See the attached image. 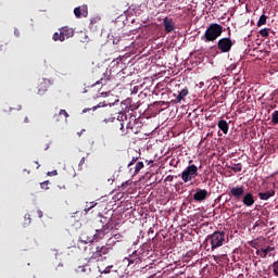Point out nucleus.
<instances>
[{"mask_svg": "<svg viewBox=\"0 0 278 278\" xmlns=\"http://www.w3.org/2000/svg\"><path fill=\"white\" fill-rule=\"evenodd\" d=\"M136 118L134 117H130V121L127 123V125H126V131H127V134H138V130H136L135 128H134V126L136 125Z\"/></svg>", "mask_w": 278, "mask_h": 278, "instance_id": "dca6fc26", "label": "nucleus"}, {"mask_svg": "<svg viewBox=\"0 0 278 278\" xmlns=\"http://www.w3.org/2000/svg\"><path fill=\"white\" fill-rule=\"evenodd\" d=\"M109 251H110V248L97 247L96 251L92 252V254H91V260H94L96 262H100L101 257H103V255H108Z\"/></svg>", "mask_w": 278, "mask_h": 278, "instance_id": "6e6552de", "label": "nucleus"}, {"mask_svg": "<svg viewBox=\"0 0 278 278\" xmlns=\"http://www.w3.org/2000/svg\"><path fill=\"white\" fill-rule=\"evenodd\" d=\"M110 240H114L115 242H123L124 237L121 233H113Z\"/></svg>", "mask_w": 278, "mask_h": 278, "instance_id": "b1692460", "label": "nucleus"}, {"mask_svg": "<svg viewBox=\"0 0 278 278\" xmlns=\"http://www.w3.org/2000/svg\"><path fill=\"white\" fill-rule=\"evenodd\" d=\"M142 168H144V163L138 162L135 166L134 175H138V173H140V170H142Z\"/></svg>", "mask_w": 278, "mask_h": 278, "instance_id": "393cba45", "label": "nucleus"}, {"mask_svg": "<svg viewBox=\"0 0 278 278\" xmlns=\"http://www.w3.org/2000/svg\"><path fill=\"white\" fill-rule=\"evenodd\" d=\"M256 255H260V257H262V255H264V253L262 252V249L256 251Z\"/></svg>", "mask_w": 278, "mask_h": 278, "instance_id": "a19ab883", "label": "nucleus"}, {"mask_svg": "<svg viewBox=\"0 0 278 278\" xmlns=\"http://www.w3.org/2000/svg\"><path fill=\"white\" fill-rule=\"evenodd\" d=\"M233 48V40L231 37H224L217 41V49L220 53H229Z\"/></svg>", "mask_w": 278, "mask_h": 278, "instance_id": "20e7f679", "label": "nucleus"}, {"mask_svg": "<svg viewBox=\"0 0 278 278\" xmlns=\"http://www.w3.org/2000/svg\"><path fill=\"white\" fill-rule=\"evenodd\" d=\"M99 108H108V102H100V103H98V105L97 106H93V110H97V109H99Z\"/></svg>", "mask_w": 278, "mask_h": 278, "instance_id": "72a5a7b5", "label": "nucleus"}, {"mask_svg": "<svg viewBox=\"0 0 278 278\" xmlns=\"http://www.w3.org/2000/svg\"><path fill=\"white\" fill-rule=\"evenodd\" d=\"M74 14L76 18H81V16H88V5H83L74 9Z\"/></svg>", "mask_w": 278, "mask_h": 278, "instance_id": "2eb2a0df", "label": "nucleus"}, {"mask_svg": "<svg viewBox=\"0 0 278 278\" xmlns=\"http://www.w3.org/2000/svg\"><path fill=\"white\" fill-rule=\"evenodd\" d=\"M271 123L273 125H278V111L271 113Z\"/></svg>", "mask_w": 278, "mask_h": 278, "instance_id": "c85d7f7f", "label": "nucleus"}, {"mask_svg": "<svg viewBox=\"0 0 278 278\" xmlns=\"http://www.w3.org/2000/svg\"><path fill=\"white\" fill-rule=\"evenodd\" d=\"M73 36H75V29L63 26L59 29V33L53 34L52 40L54 42H64V40H68V38H73Z\"/></svg>", "mask_w": 278, "mask_h": 278, "instance_id": "f03ea898", "label": "nucleus"}, {"mask_svg": "<svg viewBox=\"0 0 278 278\" xmlns=\"http://www.w3.org/2000/svg\"><path fill=\"white\" fill-rule=\"evenodd\" d=\"M187 94H189L188 88L182 89V90L178 93V96H177V98H176L177 103H181V101H184V99H186V96H187Z\"/></svg>", "mask_w": 278, "mask_h": 278, "instance_id": "6ab92c4d", "label": "nucleus"}, {"mask_svg": "<svg viewBox=\"0 0 278 278\" xmlns=\"http://www.w3.org/2000/svg\"><path fill=\"white\" fill-rule=\"evenodd\" d=\"M138 157L140 156H132L131 161L128 163V168H131V166L138 162Z\"/></svg>", "mask_w": 278, "mask_h": 278, "instance_id": "7c9ffc66", "label": "nucleus"}, {"mask_svg": "<svg viewBox=\"0 0 278 278\" xmlns=\"http://www.w3.org/2000/svg\"><path fill=\"white\" fill-rule=\"evenodd\" d=\"M104 123H114L113 127L115 131H121V136H127V131L125 130V124L121 119H116L115 117L104 118Z\"/></svg>", "mask_w": 278, "mask_h": 278, "instance_id": "0eeeda50", "label": "nucleus"}, {"mask_svg": "<svg viewBox=\"0 0 278 278\" xmlns=\"http://www.w3.org/2000/svg\"><path fill=\"white\" fill-rule=\"evenodd\" d=\"M217 127H218V129H220V131H223V134H225V135L229 134V124L227 123V121L220 119L217 123Z\"/></svg>", "mask_w": 278, "mask_h": 278, "instance_id": "f3484780", "label": "nucleus"}, {"mask_svg": "<svg viewBox=\"0 0 278 278\" xmlns=\"http://www.w3.org/2000/svg\"><path fill=\"white\" fill-rule=\"evenodd\" d=\"M52 175H58V170L52 172Z\"/></svg>", "mask_w": 278, "mask_h": 278, "instance_id": "a18cd8bd", "label": "nucleus"}, {"mask_svg": "<svg viewBox=\"0 0 278 278\" xmlns=\"http://www.w3.org/2000/svg\"><path fill=\"white\" fill-rule=\"evenodd\" d=\"M270 34V28H263L260 30V35L263 37V38H268Z\"/></svg>", "mask_w": 278, "mask_h": 278, "instance_id": "cd10ccee", "label": "nucleus"}, {"mask_svg": "<svg viewBox=\"0 0 278 278\" xmlns=\"http://www.w3.org/2000/svg\"><path fill=\"white\" fill-rule=\"evenodd\" d=\"M14 34H15V36H16L17 38H18V36H21V31L18 30V28H15Z\"/></svg>", "mask_w": 278, "mask_h": 278, "instance_id": "4c0bfd02", "label": "nucleus"}, {"mask_svg": "<svg viewBox=\"0 0 278 278\" xmlns=\"http://www.w3.org/2000/svg\"><path fill=\"white\" fill-rule=\"evenodd\" d=\"M261 251H262V253H263L262 257H263V258H266V257H268V253H273V251H275V248L268 245V247L265 248V249L262 248Z\"/></svg>", "mask_w": 278, "mask_h": 278, "instance_id": "4be33fe9", "label": "nucleus"}, {"mask_svg": "<svg viewBox=\"0 0 278 278\" xmlns=\"http://www.w3.org/2000/svg\"><path fill=\"white\" fill-rule=\"evenodd\" d=\"M42 190H49V180H46L40 184Z\"/></svg>", "mask_w": 278, "mask_h": 278, "instance_id": "2f4dec72", "label": "nucleus"}, {"mask_svg": "<svg viewBox=\"0 0 278 278\" xmlns=\"http://www.w3.org/2000/svg\"><path fill=\"white\" fill-rule=\"evenodd\" d=\"M199 175V167L197 165H189L182 173H181V179L185 184H188V181H192L194 177Z\"/></svg>", "mask_w": 278, "mask_h": 278, "instance_id": "39448f33", "label": "nucleus"}, {"mask_svg": "<svg viewBox=\"0 0 278 278\" xmlns=\"http://www.w3.org/2000/svg\"><path fill=\"white\" fill-rule=\"evenodd\" d=\"M230 197H233L236 201H240L244 197V187H232L228 193Z\"/></svg>", "mask_w": 278, "mask_h": 278, "instance_id": "9d476101", "label": "nucleus"}, {"mask_svg": "<svg viewBox=\"0 0 278 278\" xmlns=\"http://www.w3.org/2000/svg\"><path fill=\"white\" fill-rule=\"evenodd\" d=\"M96 228V232L92 236V238H89L85 241L86 244H88V242H92L93 240H96L97 242H99V240H103V238H105V236H108V233H110V228H102V227H94Z\"/></svg>", "mask_w": 278, "mask_h": 278, "instance_id": "423d86ee", "label": "nucleus"}, {"mask_svg": "<svg viewBox=\"0 0 278 278\" xmlns=\"http://www.w3.org/2000/svg\"><path fill=\"white\" fill-rule=\"evenodd\" d=\"M92 23H94V20H91V23H90V25H92Z\"/></svg>", "mask_w": 278, "mask_h": 278, "instance_id": "49530a36", "label": "nucleus"}, {"mask_svg": "<svg viewBox=\"0 0 278 278\" xmlns=\"http://www.w3.org/2000/svg\"><path fill=\"white\" fill-rule=\"evenodd\" d=\"M108 278H119L118 274H111Z\"/></svg>", "mask_w": 278, "mask_h": 278, "instance_id": "ea45409f", "label": "nucleus"}, {"mask_svg": "<svg viewBox=\"0 0 278 278\" xmlns=\"http://www.w3.org/2000/svg\"><path fill=\"white\" fill-rule=\"evenodd\" d=\"M271 270L274 273V277H277L278 278V260L275 261L271 265Z\"/></svg>", "mask_w": 278, "mask_h": 278, "instance_id": "bb28decb", "label": "nucleus"}, {"mask_svg": "<svg viewBox=\"0 0 278 278\" xmlns=\"http://www.w3.org/2000/svg\"><path fill=\"white\" fill-rule=\"evenodd\" d=\"M163 27L167 34H170V31H175V22H173V18L164 17Z\"/></svg>", "mask_w": 278, "mask_h": 278, "instance_id": "f8f14e48", "label": "nucleus"}, {"mask_svg": "<svg viewBox=\"0 0 278 278\" xmlns=\"http://www.w3.org/2000/svg\"><path fill=\"white\" fill-rule=\"evenodd\" d=\"M50 86H51V80L47 78H40L37 86L38 94L40 96L45 94V92L49 90Z\"/></svg>", "mask_w": 278, "mask_h": 278, "instance_id": "1a4fd4ad", "label": "nucleus"}, {"mask_svg": "<svg viewBox=\"0 0 278 278\" xmlns=\"http://www.w3.org/2000/svg\"><path fill=\"white\" fill-rule=\"evenodd\" d=\"M223 35V26L220 24H211L204 35L202 36V40L204 42H214L216 39L220 38Z\"/></svg>", "mask_w": 278, "mask_h": 278, "instance_id": "f257e3e1", "label": "nucleus"}, {"mask_svg": "<svg viewBox=\"0 0 278 278\" xmlns=\"http://www.w3.org/2000/svg\"><path fill=\"white\" fill-rule=\"evenodd\" d=\"M84 164H86V157H81L78 166L81 167Z\"/></svg>", "mask_w": 278, "mask_h": 278, "instance_id": "c9c22d12", "label": "nucleus"}, {"mask_svg": "<svg viewBox=\"0 0 278 278\" xmlns=\"http://www.w3.org/2000/svg\"><path fill=\"white\" fill-rule=\"evenodd\" d=\"M94 227L98 228H104V229H113L112 226L110 225V218L99 215L98 220L94 224Z\"/></svg>", "mask_w": 278, "mask_h": 278, "instance_id": "9b49d317", "label": "nucleus"}, {"mask_svg": "<svg viewBox=\"0 0 278 278\" xmlns=\"http://www.w3.org/2000/svg\"><path fill=\"white\" fill-rule=\"evenodd\" d=\"M24 123H29V118H28V117H25V118H24Z\"/></svg>", "mask_w": 278, "mask_h": 278, "instance_id": "37998d69", "label": "nucleus"}, {"mask_svg": "<svg viewBox=\"0 0 278 278\" xmlns=\"http://www.w3.org/2000/svg\"><path fill=\"white\" fill-rule=\"evenodd\" d=\"M210 193L205 189H198L197 192L193 194L194 201L201 203V201H205Z\"/></svg>", "mask_w": 278, "mask_h": 278, "instance_id": "ddd939ff", "label": "nucleus"}, {"mask_svg": "<svg viewBox=\"0 0 278 278\" xmlns=\"http://www.w3.org/2000/svg\"><path fill=\"white\" fill-rule=\"evenodd\" d=\"M242 203L245 207H251L252 205H255V197L251 192H248L243 194Z\"/></svg>", "mask_w": 278, "mask_h": 278, "instance_id": "4468645a", "label": "nucleus"}, {"mask_svg": "<svg viewBox=\"0 0 278 278\" xmlns=\"http://www.w3.org/2000/svg\"><path fill=\"white\" fill-rule=\"evenodd\" d=\"M103 78H101L100 80H98L97 83H96V86H99V85H102L103 86Z\"/></svg>", "mask_w": 278, "mask_h": 278, "instance_id": "58836bf2", "label": "nucleus"}, {"mask_svg": "<svg viewBox=\"0 0 278 278\" xmlns=\"http://www.w3.org/2000/svg\"><path fill=\"white\" fill-rule=\"evenodd\" d=\"M97 205V203L94 202H90L89 203V206L87 205L86 208H85V212L88 213L92 210V207H94Z\"/></svg>", "mask_w": 278, "mask_h": 278, "instance_id": "473e14b6", "label": "nucleus"}, {"mask_svg": "<svg viewBox=\"0 0 278 278\" xmlns=\"http://www.w3.org/2000/svg\"><path fill=\"white\" fill-rule=\"evenodd\" d=\"M131 264H140V257L129 256L128 257V265L131 266Z\"/></svg>", "mask_w": 278, "mask_h": 278, "instance_id": "a878e982", "label": "nucleus"}, {"mask_svg": "<svg viewBox=\"0 0 278 278\" xmlns=\"http://www.w3.org/2000/svg\"><path fill=\"white\" fill-rule=\"evenodd\" d=\"M206 241L211 242V250L216 251V249L225 244V232L215 231L207 236Z\"/></svg>", "mask_w": 278, "mask_h": 278, "instance_id": "7ed1b4c3", "label": "nucleus"}, {"mask_svg": "<svg viewBox=\"0 0 278 278\" xmlns=\"http://www.w3.org/2000/svg\"><path fill=\"white\" fill-rule=\"evenodd\" d=\"M273 197H275V190H268V191L258 193V198L261 199V201H268V199Z\"/></svg>", "mask_w": 278, "mask_h": 278, "instance_id": "a211bd4d", "label": "nucleus"}, {"mask_svg": "<svg viewBox=\"0 0 278 278\" xmlns=\"http://www.w3.org/2000/svg\"><path fill=\"white\" fill-rule=\"evenodd\" d=\"M49 144H50V143H47V144H46V147L43 148L45 151H47V150L49 149Z\"/></svg>", "mask_w": 278, "mask_h": 278, "instance_id": "c03bdc74", "label": "nucleus"}, {"mask_svg": "<svg viewBox=\"0 0 278 278\" xmlns=\"http://www.w3.org/2000/svg\"><path fill=\"white\" fill-rule=\"evenodd\" d=\"M0 51H5L4 46L0 45Z\"/></svg>", "mask_w": 278, "mask_h": 278, "instance_id": "79ce46f5", "label": "nucleus"}, {"mask_svg": "<svg viewBox=\"0 0 278 278\" xmlns=\"http://www.w3.org/2000/svg\"><path fill=\"white\" fill-rule=\"evenodd\" d=\"M24 218H25V220H28V225H29V223H31V215L30 214H26L24 216Z\"/></svg>", "mask_w": 278, "mask_h": 278, "instance_id": "f704fd0d", "label": "nucleus"}, {"mask_svg": "<svg viewBox=\"0 0 278 278\" xmlns=\"http://www.w3.org/2000/svg\"><path fill=\"white\" fill-rule=\"evenodd\" d=\"M266 21H268V16H266V12L262 14L256 23L257 27H262L263 25H266Z\"/></svg>", "mask_w": 278, "mask_h": 278, "instance_id": "aec40b11", "label": "nucleus"}, {"mask_svg": "<svg viewBox=\"0 0 278 278\" xmlns=\"http://www.w3.org/2000/svg\"><path fill=\"white\" fill-rule=\"evenodd\" d=\"M60 116H64V118L66 121V118H68V112H66V110H61L59 112V115H54L55 123H60Z\"/></svg>", "mask_w": 278, "mask_h": 278, "instance_id": "412c9836", "label": "nucleus"}, {"mask_svg": "<svg viewBox=\"0 0 278 278\" xmlns=\"http://www.w3.org/2000/svg\"><path fill=\"white\" fill-rule=\"evenodd\" d=\"M36 214H37L38 218H42V216H43L42 211H40V210H38L36 212Z\"/></svg>", "mask_w": 278, "mask_h": 278, "instance_id": "e433bc0d", "label": "nucleus"}, {"mask_svg": "<svg viewBox=\"0 0 278 278\" xmlns=\"http://www.w3.org/2000/svg\"><path fill=\"white\" fill-rule=\"evenodd\" d=\"M230 170H233V173H242V163L233 164L232 166H228Z\"/></svg>", "mask_w": 278, "mask_h": 278, "instance_id": "5701e85b", "label": "nucleus"}, {"mask_svg": "<svg viewBox=\"0 0 278 278\" xmlns=\"http://www.w3.org/2000/svg\"><path fill=\"white\" fill-rule=\"evenodd\" d=\"M249 244L250 247H252V249H257V247H260V241L257 239H254L250 241Z\"/></svg>", "mask_w": 278, "mask_h": 278, "instance_id": "c756f323", "label": "nucleus"}]
</instances>
